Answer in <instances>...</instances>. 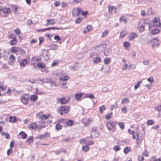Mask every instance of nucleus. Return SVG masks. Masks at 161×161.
I'll return each mask as SVG.
<instances>
[{"mask_svg": "<svg viewBox=\"0 0 161 161\" xmlns=\"http://www.w3.org/2000/svg\"><path fill=\"white\" fill-rule=\"evenodd\" d=\"M159 40L157 37L154 38L153 39L150 41H148L147 43H149L150 44L151 43H153L152 45V47H154L155 46H159L160 44Z\"/></svg>", "mask_w": 161, "mask_h": 161, "instance_id": "nucleus-1", "label": "nucleus"}, {"mask_svg": "<svg viewBox=\"0 0 161 161\" xmlns=\"http://www.w3.org/2000/svg\"><path fill=\"white\" fill-rule=\"evenodd\" d=\"M116 124V122L109 121L107 123L106 126L107 129L110 130L115 128Z\"/></svg>", "mask_w": 161, "mask_h": 161, "instance_id": "nucleus-2", "label": "nucleus"}, {"mask_svg": "<svg viewBox=\"0 0 161 161\" xmlns=\"http://www.w3.org/2000/svg\"><path fill=\"white\" fill-rule=\"evenodd\" d=\"M69 106H61V115L68 113L69 111Z\"/></svg>", "mask_w": 161, "mask_h": 161, "instance_id": "nucleus-3", "label": "nucleus"}, {"mask_svg": "<svg viewBox=\"0 0 161 161\" xmlns=\"http://www.w3.org/2000/svg\"><path fill=\"white\" fill-rule=\"evenodd\" d=\"M0 9L3 12V13L5 14L4 16L7 17L8 15V14L10 13V10L9 8H1L0 7Z\"/></svg>", "mask_w": 161, "mask_h": 161, "instance_id": "nucleus-4", "label": "nucleus"}, {"mask_svg": "<svg viewBox=\"0 0 161 161\" xmlns=\"http://www.w3.org/2000/svg\"><path fill=\"white\" fill-rule=\"evenodd\" d=\"M52 75L56 78H58L60 80V71L59 70H57L52 73Z\"/></svg>", "mask_w": 161, "mask_h": 161, "instance_id": "nucleus-5", "label": "nucleus"}, {"mask_svg": "<svg viewBox=\"0 0 161 161\" xmlns=\"http://www.w3.org/2000/svg\"><path fill=\"white\" fill-rule=\"evenodd\" d=\"M108 10L109 13H114V14L116 13L117 9L114 6H108Z\"/></svg>", "mask_w": 161, "mask_h": 161, "instance_id": "nucleus-6", "label": "nucleus"}, {"mask_svg": "<svg viewBox=\"0 0 161 161\" xmlns=\"http://www.w3.org/2000/svg\"><path fill=\"white\" fill-rule=\"evenodd\" d=\"M41 113H38L36 115L37 117H38L40 119H42V120H46L47 119L48 116L49 115L48 114L47 116H46L45 114H43L42 115H41Z\"/></svg>", "mask_w": 161, "mask_h": 161, "instance_id": "nucleus-7", "label": "nucleus"}, {"mask_svg": "<svg viewBox=\"0 0 161 161\" xmlns=\"http://www.w3.org/2000/svg\"><path fill=\"white\" fill-rule=\"evenodd\" d=\"M28 99V97H25L24 95L22 96L20 98L21 102L25 104H28L27 101Z\"/></svg>", "mask_w": 161, "mask_h": 161, "instance_id": "nucleus-8", "label": "nucleus"}, {"mask_svg": "<svg viewBox=\"0 0 161 161\" xmlns=\"http://www.w3.org/2000/svg\"><path fill=\"white\" fill-rule=\"evenodd\" d=\"M47 23L46 24V26H48L49 25H53L55 23V19H50L47 20Z\"/></svg>", "mask_w": 161, "mask_h": 161, "instance_id": "nucleus-9", "label": "nucleus"}, {"mask_svg": "<svg viewBox=\"0 0 161 161\" xmlns=\"http://www.w3.org/2000/svg\"><path fill=\"white\" fill-rule=\"evenodd\" d=\"M69 77L67 75H62L61 74V82L62 81L64 82V81H66L68 80L69 79Z\"/></svg>", "mask_w": 161, "mask_h": 161, "instance_id": "nucleus-10", "label": "nucleus"}, {"mask_svg": "<svg viewBox=\"0 0 161 161\" xmlns=\"http://www.w3.org/2000/svg\"><path fill=\"white\" fill-rule=\"evenodd\" d=\"M28 128L31 130L36 129L37 128V125L36 123H33L28 125Z\"/></svg>", "mask_w": 161, "mask_h": 161, "instance_id": "nucleus-11", "label": "nucleus"}, {"mask_svg": "<svg viewBox=\"0 0 161 161\" xmlns=\"http://www.w3.org/2000/svg\"><path fill=\"white\" fill-rule=\"evenodd\" d=\"M28 63V61L27 59H22L21 61L20 62L19 64L20 66L24 67Z\"/></svg>", "mask_w": 161, "mask_h": 161, "instance_id": "nucleus-12", "label": "nucleus"}, {"mask_svg": "<svg viewBox=\"0 0 161 161\" xmlns=\"http://www.w3.org/2000/svg\"><path fill=\"white\" fill-rule=\"evenodd\" d=\"M101 58L99 57H96L95 58H94L93 59V61L94 63L95 64H97L101 62Z\"/></svg>", "mask_w": 161, "mask_h": 161, "instance_id": "nucleus-13", "label": "nucleus"}, {"mask_svg": "<svg viewBox=\"0 0 161 161\" xmlns=\"http://www.w3.org/2000/svg\"><path fill=\"white\" fill-rule=\"evenodd\" d=\"M39 80L41 81L42 83H48V82L50 80V78H47L43 79H39Z\"/></svg>", "mask_w": 161, "mask_h": 161, "instance_id": "nucleus-14", "label": "nucleus"}, {"mask_svg": "<svg viewBox=\"0 0 161 161\" xmlns=\"http://www.w3.org/2000/svg\"><path fill=\"white\" fill-rule=\"evenodd\" d=\"M69 100L67 99L66 97H63L61 98V104H66L69 102Z\"/></svg>", "mask_w": 161, "mask_h": 161, "instance_id": "nucleus-15", "label": "nucleus"}, {"mask_svg": "<svg viewBox=\"0 0 161 161\" xmlns=\"http://www.w3.org/2000/svg\"><path fill=\"white\" fill-rule=\"evenodd\" d=\"M92 27L91 25H88L86 28V29L84 30L83 32L86 34L87 32H89L92 29Z\"/></svg>", "mask_w": 161, "mask_h": 161, "instance_id": "nucleus-16", "label": "nucleus"}, {"mask_svg": "<svg viewBox=\"0 0 161 161\" xmlns=\"http://www.w3.org/2000/svg\"><path fill=\"white\" fill-rule=\"evenodd\" d=\"M20 48L17 47H12L10 49V51L13 53H15L16 52L19 51Z\"/></svg>", "mask_w": 161, "mask_h": 161, "instance_id": "nucleus-17", "label": "nucleus"}, {"mask_svg": "<svg viewBox=\"0 0 161 161\" xmlns=\"http://www.w3.org/2000/svg\"><path fill=\"white\" fill-rule=\"evenodd\" d=\"M99 112L101 114H102L104 110L106 109V107L104 105H102L99 107Z\"/></svg>", "mask_w": 161, "mask_h": 161, "instance_id": "nucleus-18", "label": "nucleus"}, {"mask_svg": "<svg viewBox=\"0 0 161 161\" xmlns=\"http://www.w3.org/2000/svg\"><path fill=\"white\" fill-rule=\"evenodd\" d=\"M130 100L127 97H125L123 98L121 101V103H126L130 102Z\"/></svg>", "mask_w": 161, "mask_h": 161, "instance_id": "nucleus-19", "label": "nucleus"}, {"mask_svg": "<svg viewBox=\"0 0 161 161\" xmlns=\"http://www.w3.org/2000/svg\"><path fill=\"white\" fill-rule=\"evenodd\" d=\"M111 53V50L108 48H106L104 51V54L107 56L109 55Z\"/></svg>", "mask_w": 161, "mask_h": 161, "instance_id": "nucleus-20", "label": "nucleus"}, {"mask_svg": "<svg viewBox=\"0 0 161 161\" xmlns=\"http://www.w3.org/2000/svg\"><path fill=\"white\" fill-rule=\"evenodd\" d=\"M77 9H76L75 8H74L72 9V14L73 16L77 17L78 16V15L77 14Z\"/></svg>", "mask_w": 161, "mask_h": 161, "instance_id": "nucleus-21", "label": "nucleus"}, {"mask_svg": "<svg viewBox=\"0 0 161 161\" xmlns=\"http://www.w3.org/2000/svg\"><path fill=\"white\" fill-rule=\"evenodd\" d=\"M89 149V148L87 145L83 146L82 147V150L83 152H87Z\"/></svg>", "mask_w": 161, "mask_h": 161, "instance_id": "nucleus-22", "label": "nucleus"}, {"mask_svg": "<svg viewBox=\"0 0 161 161\" xmlns=\"http://www.w3.org/2000/svg\"><path fill=\"white\" fill-rule=\"evenodd\" d=\"M66 123H67V126H71L73 125V124H74L73 121L71 120H67Z\"/></svg>", "mask_w": 161, "mask_h": 161, "instance_id": "nucleus-23", "label": "nucleus"}, {"mask_svg": "<svg viewBox=\"0 0 161 161\" xmlns=\"http://www.w3.org/2000/svg\"><path fill=\"white\" fill-rule=\"evenodd\" d=\"M19 135H21L23 139H25L27 137V135L25 133V132L24 131H21L19 133Z\"/></svg>", "mask_w": 161, "mask_h": 161, "instance_id": "nucleus-24", "label": "nucleus"}, {"mask_svg": "<svg viewBox=\"0 0 161 161\" xmlns=\"http://www.w3.org/2000/svg\"><path fill=\"white\" fill-rule=\"evenodd\" d=\"M109 31L108 30H107L106 31H103L102 34V37H106L108 34Z\"/></svg>", "mask_w": 161, "mask_h": 161, "instance_id": "nucleus-25", "label": "nucleus"}, {"mask_svg": "<svg viewBox=\"0 0 161 161\" xmlns=\"http://www.w3.org/2000/svg\"><path fill=\"white\" fill-rule=\"evenodd\" d=\"M130 150V147H126L125 148L124 150V152L125 154L128 153Z\"/></svg>", "mask_w": 161, "mask_h": 161, "instance_id": "nucleus-26", "label": "nucleus"}, {"mask_svg": "<svg viewBox=\"0 0 161 161\" xmlns=\"http://www.w3.org/2000/svg\"><path fill=\"white\" fill-rule=\"evenodd\" d=\"M160 31L159 29H154L153 30L151 31V33L153 35L156 34L157 33H158Z\"/></svg>", "mask_w": 161, "mask_h": 161, "instance_id": "nucleus-27", "label": "nucleus"}, {"mask_svg": "<svg viewBox=\"0 0 161 161\" xmlns=\"http://www.w3.org/2000/svg\"><path fill=\"white\" fill-rule=\"evenodd\" d=\"M59 61H58L57 60H55L51 64V66L52 67H54L59 64Z\"/></svg>", "mask_w": 161, "mask_h": 161, "instance_id": "nucleus-28", "label": "nucleus"}, {"mask_svg": "<svg viewBox=\"0 0 161 161\" xmlns=\"http://www.w3.org/2000/svg\"><path fill=\"white\" fill-rule=\"evenodd\" d=\"M37 98V96L35 95H32L31 96V101H35Z\"/></svg>", "mask_w": 161, "mask_h": 161, "instance_id": "nucleus-29", "label": "nucleus"}, {"mask_svg": "<svg viewBox=\"0 0 161 161\" xmlns=\"http://www.w3.org/2000/svg\"><path fill=\"white\" fill-rule=\"evenodd\" d=\"M86 97H89L92 99L95 98L94 97V95L92 94H87L86 96Z\"/></svg>", "mask_w": 161, "mask_h": 161, "instance_id": "nucleus-30", "label": "nucleus"}, {"mask_svg": "<svg viewBox=\"0 0 161 161\" xmlns=\"http://www.w3.org/2000/svg\"><path fill=\"white\" fill-rule=\"evenodd\" d=\"M110 62V60L109 58L108 57L105 58L104 60V63L107 64Z\"/></svg>", "mask_w": 161, "mask_h": 161, "instance_id": "nucleus-31", "label": "nucleus"}, {"mask_svg": "<svg viewBox=\"0 0 161 161\" xmlns=\"http://www.w3.org/2000/svg\"><path fill=\"white\" fill-rule=\"evenodd\" d=\"M67 120L64 119H61V123L63 124V126L65 127L67 126Z\"/></svg>", "mask_w": 161, "mask_h": 161, "instance_id": "nucleus-32", "label": "nucleus"}, {"mask_svg": "<svg viewBox=\"0 0 161 161\" xmlns=\"http://www.w3.org/2000/svg\"><path fill=\"white\" fill-rule=\"evenodd\" d=\"M142 82V80L138 81L136 84L135 85L134 88L135 89H136L139 87L140 84Z\"/></svg>", "mask_w": 161, "mask_h": 161, "instance_id": "nucleus-33", "label": "nucleus"}, {"mask_svg": "<svg viewBox=\"0 0 161 161\" xmlns=\"http://www.w3.org/2000/svg\"><path fill=\"white\" fill-rule=\"evenodd\" d=\"M127 33V32L126 31H123L121 32L120 35V38H121L124 37L125 36Z\"/></svg>", "mask_w": 161, "mask_h": 161, "instance_id": "nucleus-34", "label": "nucleus"}, {"mask_svg": "<svg viewBox=\"0 0 161 161\" xmlns=\"http://www.w3.org/2000/svg\"><path fill=\"white\" fill-rule=\"evenodd\" d=\"M113 149L115 151H118L120 149V146L119 145L115 146L113 147Z\"/></svg>", "mask_w": 161, "mask_h": 161, "instance_id": "nucleus-35", "label": "nucleus"}, {"mask_svg": "<svg viewBox=\"0 0 161 161\" xmlns=\"http://www.w3.org/2000/svg\"><path fill=\"white\" fill-rule=\"evenodd\" d=\"M10 121L14 123L16 121V117L15 116H11L9 118Z\"/></svg>", "mask_w": 161, "mask_h": 161, "instance_id": "nucleus-36", "label": "nucleus"}, {"mask_svg": "<svg viewBox=\"0 0 161 161\" xmlns=\"http://www.w3.org/2000/svg\"><path fill=\"white\" fill-rule=\"evenodd\" d=\"M82 96L81 93L76 94L75 95V98L76 99L78 100L80 99Z\"/></svg>", "mask_w": 161, "mask_h": 161, "instance_id": "nucleus-37", "label": "nucleus"}, {"mask_svg": "<svg viewBox=\"0 0 161 161\" xmlns=\"http://www.w3.org/2000/svg\"><path fill=\"white\" fill-rule=\"evenodd\" d=\"M119 21L121 22H124L125 24H126V23L127 20L124 17H122L120 18Z\"/></svg>", "mask_w": 161, "mask_h": 161, "instance_id": "nucleus-38", "label": "nucleus"}, {"mask_svg": "<svg viewBox=\"0 0 161 161\" xmlns=\"http://www.w3.org/2000/svg\"><path fill=\"white\" fill-rule=\"evenodd\" d=\"M119 125L121 130H123L125 128V124L124 123L120 122L119 123Z\"/></svg>", "mask_w": 161, "mask_h": 161, "instance_id": "nucleus-39", "label": "nucleus"}, {"mask_svg": "<svg viewBox=\"0 0 161 161\" xmlns=\"http://www.w3.org/2000/svg\"><path fill=\"white\" fill-rule=\"evenodd\" d=\"M37 65L38 67L41 69L44 68L45 66L44 64L41 63H38Z\"/></svg>", "mask_w": 161, "mask_h": 161, "instance_id": "nucleus-40", "label": "nucleus"}, {"mask_svg": "<svg viewBox=\"0 0 161 161\" xmlns=\"http://www.w3.org/2000/svg\"><path fill=\"white\" fill-rule=\"evenodd\" d=\"M139 28L140 32H142L145 31V26L143 25H141Z\"/></svg>", "mask_w": 161, "mask_h": 161, "instance_id": "nucleus-41", "label": "nucleus"}, {"mask_svg": "<svg viewBox=\"0 0 161 161\" xmlns=\"http://www.w3.org/2000/svg\"><path fill=\"white\" fill-rule=\"evenodd\" d=\"M113 113L112 112H110L108 114L105 116V119H109L112 116Z\"/></svg>", "mask_w": 161, "mask_h": 161, "instance_id": "nucleus-42", "label": "nucleus"}, {"mask_svg": "<svg viewBox=\"0 0 161 161\" xmlns=\"http://www.w3.org/2000/svg\"><path fill=\"white\" fill-rule=\"evenodd\" d=\"M154 122L153 120H148L147 122V125H151L154 124Z\"/></svg>", "mask_w": 161, "mask_h": 161, "instance_id": "nucleus-43", "label": "nucleus"}, {"mask_svg": "<svg viewBox=\"0 0 161 161\" xmlns=\"http://www.w3.org/2000/svg\"><path fill=\"white\" fill-rule=\"evenodd\" d=\"M136 35V34L135 33H132L130 34V40H133L134 38L135 37Z\"/></svg>", "mask_w": 161, "mask_h": 161, "instance_id": "nucleus-44", "label": "nucleus"}, {"mask_svg": "<svg viewBox=\"0 0 161 161\" xmlns=\"http://www.w3.org/2000/svg\"><path fill=\"white\" fill-rule=\"evenodd\" d=\"M48 133H46L43 135H39L38 136V138L40 139H43L47 136Z\"/></svg>", "mask_w": 161, "mask_h": 161, "instance_id": "nucleus-45", "label": "nucleus"}, {"mask_svg": "<svg viewBox=\"0 0 161 161\" xmlns=\"http://www.w3.org/2000/svg\"><path fill=\"white\" fill-rule=\"evenodd\" d=\"M153 25L155 27H160L161 25V22H160V21L157 22L156 23H154Z\"/></svg>", "mask_w": 161, "mask_h": 161, "instance_id": "nucleus-46", "label": "nucleus"}, {"mask_svg": "<svg viewBox=\"0 0 161 161\" xmlns=\"http://www.w3.org/2000/svg\"><path fill=\"white\" fill-rule=\"evenodd\" d=\"M82 19V17H79L76 19L75 22L77 24L80 23Z\"/></svg>", "mask_w": 161, "mask_h": 161, "instance_id": "nucleus-47", "label": "nucleus"}, {"mask_svg": "<svg viewBox=\"0 0 161 161\" xmlns=\"http://www.w3.org/2000/svg\"><path fill=\"white\" fill-rule=\"evenodd\" d=\"M118 106L117 104H115V105H113L111 106L110 107V110L112 111L113 110L114 108H118Z\"/></svg>", "mask_w": 161, "mask_h": 161, "instance_id": "nucleus-48", "label": "nucleus"}, {"mask_svg": "<svg viewBox=\"0 0 161 161\" xmlns=\"http://www.w3.org/2000/svg\"><path fill=\"white\" fill-rule=\"evenodd\" d=\"M26 141L28 143H31L33 141L32 136H30L29 138L27 139Z\"/></svg>", "mask_w": 161, "mask_h": 161, "instance_id": "nucleus-49", "label": "nucleus"}, {"mask_svg": "<svg viewBox=\"0 0 161 161\" xmlns=\"http://www.w3.org/2000/svg\"><path fill=\"white\" fill-rule=\"evenodd\" d=\"M147 80L151 83H153L154 82V78L152 77H151L147 79Z\"/></svg>", "mask_w": 161, "mask_h": 161, "instance_id": "nucleus-50", "label": "nucleus"}, {"mask_svg": "<svg viewBox=\"0 0 161 161\" xmlns=\"http://www.w3.org/2000/svg\"><path fill=\"white\" fill-rule=\"evenodd\" d=\"M124 46L125 47L128 48L130 47V42H125L124 43Z\"/></svg>", "mask_w": 161, "mask_h": 161, "instance_id": "nucleus-51", "label": "nucleus"}, {"mask_svg": "<svg viewBox=\"0 0 161 161\" xmlns=\"http://www.w3.org/2000/svg\"><path fill=\"white\" fill-rule=\"evenodd\" d=\"M144 23L146 26H148L149 29H150L151 25L149 23L147 22L146 20H145L144 21Z\"/></svg>", "mask_w": 161, "mask_h": 161, "instance_id": "nucleus-52", "label": "nucleus"}, {"mask_svg": "<svg viewBox=\"0 0 161 161\" xmlns=\"http://www.w3.org/2000/svg\"><path fill=\"white\" fill-rule=\"evenodd\" d=\"M9 60L11 62H14L15 60L14 56L13 55H11L9 57Z\"/></svg>", "mask_w": 161, "mask_h": 161, "instance_id": "nucleus-53", "label": "nucleus"}, {"mask_svg": "<svg viewBox=\"0 0 161 161\" xmlns=\"http://www.w3.org/2000/svg\"><path fill=\"white\" fill-rule=\"evenodd\" d=\"M77 12L78 16L80 15L81 12H82V10L80 8H77Z\"/></svg>", "mask_w": 161, "mask_h": 161, "instance_id": "nucleus-54", "label": "nucleus"}, {"mask_svg": "<svg viewBox=\"0 0 161 161\" xmlns=\"http://www.w3.org/2000/svg\"><path fill=\"white\" fill-rule=\"evenodd\" d=\"M68 4L67 3L63 2L62 3L61 5L62 8H65L68 6Z\"/></svg>", "mask_w": 161, "mask_h": 161, "instance_id": "nucleus-55", "label": "nucleus"}, {"mask_svg": "<svg viewBox=\"0 0 161 161\" xmlns=\"http://www.w3.org/2000/svg\"><path fill=\"white\" fill-rule=\"evenodd\" d=\"M97 129V127L96 126H94L92 128V133L96 132Z\"/></svg>", "mask_w": 161, "mask_h": 161, "instance_id": "nucleus-56", "label": "nucleus"}, {"mask_svg": "<svg viewBox=\"0 0 161 161\" xmlns=\"http://www.w3.org/2000/svg\"><path fill=\"white\" fill-rule=\"evenodd\" d=\"M138 159L139 161H143L144 160V158L143 156H139L138 157Z\"/></svg>", "mask_w": 161, "mask_h": 161, "instance_id": "nucleus-57", "label": "nucleus"}, {"mask_svg": "<svg viewBox=\"0 0 161 161\" xmlns=\"http://www.w3.org/2000/svg\"><path fill=\"white\" fill-rule=\"evenodd\" d=\"M136 65H134L133 64H130L129 65V69L130 70V69H135L136 68Z\"/></svg>", "mask_w": 161, "mask_h": 161, "instance_id": "nucleus-58", "label": "nucleus"}, {"mask_svg": "<svg viewBox=\"0 0 161 161\" xmlns=\"http://www.w3.org/2000/svg\"><path fill=\"white\" fill-rule=\"evenodd\" d=\"M128 65L127 64L125 63L124 65L122 67V69L123 70H125L128 68Z\"/></svg>", "mask_w": 161, "mask_h": 161, "instance_id": "nucleus-59", "label": "nucleus"}, {"mask_svg": "<svg viewBox=\"0 0 161 161\" xmlns=\"http://www.w3.org/2000/svg\"><path fill=\"white\" fill-rule=\"evenodd\" d=\"M15 32L17 35H19L21 33L19 29H16L14 30Z\"/></svg>", "mask_w": 161, "mask_h": 161, "instance_id": "nucleus-60", "label": "nucleus"}, {"mask_svg": "<svg viewBox=\"0 0 161 161\" xmlns=\"http://www.w3.org/2000/svg\"><path fill=\"white\" fill-rule=\"evenodd\" d=\"M52 49L55 50H56L58 48V46L56 45H53L51 46Z\"/></svg>", "mask_w": 161, "mask_h": 161, "instance_id": "nucleus-61", "label": "nucleus"}, {"mask_svg": "<svg viewBox=\"0 0 161 161\" xmlns=\"http://www.w3.org/2000/svg\"><path fill=\"white\" fill-rule=\"evenodd\" d=\"M122 111L123 113H125L127 112V109L126 107H124L122 108Z\"/></svg>", "mask_w": 161, "mask_h": 161, "instance_id": "nucleus-62", "label": "nucleus"}, {"mask_svg": "<svg viewBox=\"0 0 161 161\" xmlns=\"http://www.w3.org/2000/svg\"><path fill=\"white\" fill-rule=\"evenodd\" d=\"M12 153V149L11 148H10L8 149L7 152V154L8 155H10Z\"/></svg>", "mask_w": 161, "mask_h": 161, "instance_id": "nucleus-63", "label": "nucleus"}, {"mask_svg": "<svg viewBox=\"0 0 161 161\" xmlns=\"http://www.w3.org/2000/svg\"><path fill=\"white\" fill-rule=\"evenodd\" d=\"M54 38L55 40H57V41H60V37L58 35L55 36L54 37Z\"/></svg>", "mask_w": 161, "mask_h": 161, "instance_id": "nucleus-64", "label": "nucleus"}]
</instances>
